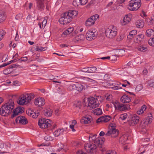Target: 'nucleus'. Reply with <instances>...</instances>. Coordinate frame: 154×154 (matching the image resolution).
I'll list each match as a JSON object with an SVG mask.
<instances>
[{"label":"nucleus","mask_w":154,"mask_h":154,"mask_svg":"<svg viewBox=\"0 0 154 154\" xmlns=\"http://www.w3.org/2000/svg\"><path fill=\"white\" fill-rule=\"evenodd\" d=\"M45 0H36L37 7L39 9H42L44 7Z\"/></svg>","instance_id":"27"},{"label":"nucleus","mask_w":154,"mask_h":154,"mask_svg":"<svg viewBox=\"0 0 154 154\" xmlns=\"http://www.w3.org/2000/svg\"><path fill=\"white\" fill-rule=\"evenodd\" d=\"M137 33V31L136 30H133L130 32L129 34L127 36L128 38H131L136 35Z\"/></svg>","instance_id":"36"},{"label":"nucleus","mask_w":154,"mask_h":154,"mask_svg":"<svg viewBox=\"0 0 154 154\" xmlns=\"http://www.w3.org/2000/svg\"><path fill=\"white\" fill-rule=\"evenodd\" d=\"M47 49L46 47H43L42 46H37L36 47L35 50L38 51H43L46 50Z\"/></svg>","instance_id":"40"},{"label":"nucleus","mask_w":154,"mask_h":154,"mask_svg":"<svg viewBox=\"0 0 154 154\" xmlns=\"http://www.w3.org/2000/svg\"><path fill=\"white\" fill-rule=\"evenodd\" d=\"M34 104L37 106L42 107L45 104V100L42 97H39L34 100Z\"/></svg>","instance_id":"11"},{"label":"nucleus","mask_w":154,"mask_h":154,"mask_svg":"<svg viewBox=\"0 0 154 154\" xmlns=\"http://www.w3.org/2000/svg\"><path fill=\"white\" fill-rule=\"evenodd\" d=\"M105 154H117V153L115 151L109 150L107 151Z\"/></svg>","instance_id":"58"},{"label":"nucleus","mask_w":154,"mask_h":154,"mask_svg":"<svg viewBox=\"0 0 154 154\" xmlns=\"http://www.w3.org/2000/svg\"><path fill=\"white\" fill-rule=\"evenodd\" d=\"M52 122L49 119L42 118L39 120L38 124L39 127L42 129L47 128L51 126Z\"/></svg>","instance_id":"7"},{"label":"nucleus","mask_w":154,"mask_h":154,"mask_svg":"<svg viewBox=\"0 0 154 154\" xmlns=\"http://www.w3.org/2000/svg\"><path fill=\"white\" fill-rule=\"evenodd\" d=\"M78 12L76 11L70 10L64 13L63 17H61L59 20L60 23L65 25L70 22L73 18L77 17Z\"/></svg>","instance_id":"1"},{"label":"nucleus","mask_w":154,"mask_h":154,"mask_svg":"<svg viewBox=\"0 0 154 154\" xmlns=\"http://www.w3.org/2000/svg\"><path fill=\"white\" fill-rule=\"evenodd\" d=\"M73 5L75 7H78L80 6L81 5L80 0H74L73 2Z\"/></svg>","instance_id":"46"},{"label":"nucleus","mask_w":154,"mask_h":154,"mask_svg":"<svg viewBox=\"0 0 154 154\" xmlns=\"http://www.w3.org/2000/svg\"><path fill=\"white\" fill-rule=\"evenodd\" d=\"M92 121V117L89 115L83 116L80 120V123L82 124H88Z\"/></svg>","instance_id":"12"},{"label":"nucleus","mask_w":154,"mask_h":154,"mask_svg":"<svg viewBox=\"0 0 154 154\" xmlns=\"http://www.w3.org/2000/svg\"><path fill=\"white\" fill-rule=\"evenodd\" d=\"M144 22L142 20H138L135 23V25L137 27L142 28L144 26Z\"/></svg>","instance_id":"25"},{"label":"nucleus","mask_w":154,"mask_h":154,"mask_svg":"<svg viewBox=\"0 0 154 154\" xmlns=\"http://www.w3.org/2000/svg\"><path fill=\"white\" fill-rule=\"evenodd\" d=\"M44 139L47 141H51L53 140V137L50 135H47L45 137Z\"/></svg>","instance_id":"49"},{"label":"nucleus","mask_w":154,"mask_h":154,"mask_svg":"<svg viewBox=\"0 0 154 154\" xmlns=\"http://www.w3.org/2000/svg\"><path fill=\"white\" fill-rule=\"evenodd\" d=\"M14 60H12L10 61V63H4L3 64L0 66V68H1V67H2L8 65V64H9L11 62H14Z\"/></svg>","instance_id":"64"},{"label":"nucleus","mask_w":154,"mask_h":154,"mask_svg":"<svg viewBox=\"0 0 154 154\" xmlns=\"http://www.w3.org/2000/svg\"><path fill=\"white\" fill-rule=\"evenodd\" d=\"M33 111L31 109H27L26 111V113L27 115L29 116H31L32 115V113L33 112Z\"/></svg>","instance_id":"52"},{"label":"nucleus","mask_w":154,"mask_h":154,"mask_svg":"<svg viewBox=\"0 0 154 154\" xmlns=\"http://www.w3.org/2000/svg\"><path fill=\"white\" fill-rule=\"evenodd\" d=\"M6 15L5 13L3 12L0 14V23L3 22L5 20Z\"/></svg>","instance_id":"37"},{"label":"nucleus","mask_w":154,"mask_h":154,"mask_svg":"<svg viewBox=\"0 0 154 154\" xmlns=\"http://www.w3.org/2000/svg\"><path fill=\"white\" fill-rule=\"evenodd\" d=\"M147 36L150 37L152 36H154V30L151 29H147L146 32Z\"/></svg>","instance_id":"35"},{"label":"nucleus","mask_w":154,"mask_h":154,"mask_svg":"<svg viewBox=\"0 0 154 154\" xmlns=\"http://www.w3.org/2000/svg\"><path fill=\"white\" fill-rule=\"evenodd\" d=\"M67 90L69 91H71L75 90V84H70L68 85Z\"/></svg>","instance_id":"45"},{"label":"nucleus","mask_w":154,"mask_h":154,"mask_svg":"<svg viewBox=\"0 0 154 154\" xmlns=\"http://www.w3.org/2000/svg\"><path fill=\"white\" fill-rule=\"evenodd\" d=\"M14 101L11 100L3 105L7 109H8V111H9L10 113H11L14 107Z\"/></svg>","instance_id":"14"},{"label":"nucleus","mask_w":154,"mask_h":154,"mask_svg":"<svg viewBox=\"0 0 154 154\" xmlns=\"http://www.w3.org/2000/svg\"><path fill=\"white\" fill-rule=\"evenodd\" d=\"M76 154H87V153L85 152L82 150L79 149L77 151Z\"/></svg>","instance_id":"63"},{"label":"nucleus","mask_w":154,"mask_h":154,"mask_svg":"<svg viewBox=\"0 0 154 154\" xmlns=\"http://www.w3.org/2000/svg\"><path fill=\"white\" fill-rule=\"evenodd\" d=\"M75 90L78 91H81L84 89L83 86L80 84L76 83L75 84Z\"/></svg>","instance_id":"33"},{"label":"nucleus","mask_w":154,"mask_h":154,"mask_svg":"<svg viewBox=\"0 0 154 154\" xmlns=\"http://www.w3.org/2000/svg\"><path fill=\"white\" fill-rule=\"evenodd\" d=\"M9 67H10V68H12L13 69L14 68L17 67L19 68H21V66L20 65H19L18 64L16 63L10 65V66H9Z\"/></svg>","instance_id":"55"},{"label":"nucleus","mask_w":154,"mask_h":154,"mask_svg":"<svg viewBox=\"0 0 154 154\" xmlns=\"http://www.w3.org/2000/svg\"><path fill=\"white\" fill-rule=\"evenodd\" d=\"M93 113L94 114L97 115H100L102 114V110L100 108L96 109L93 111Z\"/></svg>","instance_id":"39"},{"label":"nucleus","mask_w":154,"mask_h":154,"mask_svg":"<svg viewBox=\"0 0 154 154\" xmlns=\"http://www.w3.org/2000/svg\"><path fill=\"white\" fill-rule=\"evenodd\" d=\"M129 4V10L132 11H136L140 7L141 2L140 0H131Z\"/></svg>","instance_id":"5"},{"label":"nucleus","mask_w":154,"mask_h":154,"mask_svg":"<svg viewBox=\"0 0 154 154\" xmlns=\"http://www.w3.org/2000/svg\"><path fill=\"white\" fill-rule=\"evenodd\" d=\"M5 34V32L3 30H0V41L3 38V35Z\"/></svg>","instance_id":"56"},{"label":"nucleus","mask_w":154,"mask_h":154,"mask_svg":"<svg viewBox=\"0 0 154 154\" xmlns=\"http://www.w3.org/2000/svg\"><path fill=\"white\" fill-rule=\"evenodd\" d=\"M39 115V113H36L33 111L32 113V115H31L30 116H32V117L34 118H36Z\"/></svg>","instance_id":"54"},{"label":"nucleus","mask_w":154,"mask_h":154,"mask_svg":"<svg viewBox=\"0 0 154 154\" xmlns=\"http://www.w3.org/2000/svg\"><path fill=\"white\" fill-rule=\"evenodd\" d=\"M135 46L134 47V48L137 49L138 51L143 52H144L146 51L147 49L146 48L143 47L142 45H138L137 46H136L137 45Z\"/></svg>","instance_id":"32"},{"label":"nucleus","mask_w":154,"mask_h":154,"mask_svg":"<svg viewBox=\"0 0 154 154\" xmlns=\"http://www.w3.org/2000/svg\"><path fill=\"white\" fill-rule=\"evenodd\" d=\"M13 85L18 86L21 85V83L17 81H14L12 84Z\"/></svg>","instance_id":"57"},{"label":"nucleus","mask_w":154,"mask_h":154,"mask_svg":"<svg viewBox=\"0 0 154 154\" xmlns=\"http://www.w3.org/2000/svg\"><path fill=\"white\" fill-rule=\"evenodd\" d=\"M124 37L125 36L124 35H119L117 37V40L118 41H122L124 39Z\"/></svg>","instance_id":"60"},{"label":"nucleus","mask_w":154,"mask_h":154,"mask_svg":"<svg viewBox=\"0 0 154 154\" xmlns=\"http://www.w3.org/2000/svg\"><path fill=\"white\" fill-rule=\"evenodd\" d=\"M91 78H89L88 77H84V79L86 80V81L88 82V83H95L96 82V81L94 80V79H94L93 77H91Z\"/></svg>","instance_id":"44"},{"label":"nucleus","mask_w":154,"mask_h":154,"mask_svg":"<svg viewBox=\"0 0 154 154\" xmlns=\"http://www.w3.org/2000/svg\"><path fill=\"white\" fill-rule=\"evenodd\" d=\"M128 139V135L125 134L122 136L120 138L119 142L122 144H124L127 141Z\"/></svg>","instance_id":"24"},{"label":"nucleus","mask_w":154,"mask_h":154,"mask_svg":"<svg viewBox=\"0 0 154 154\" xmlns=\"http://www.w3.org/2000/svg\"><path fill=\"white\" fill-rule=\"evenodd\" d=\"M34 97L33 94L25 93L19 97L17 103L22 106L26 105L29 104Z\"/></svg>","instance_id":"2"},{"label":"nucleus","mask_w":154,"mask_h":154,"mask_svg":"<svg viewBox=\"0 0 154 154\" xmlns=\"http://www.w3.org/2000/svg\"><path fill=\"white\" fill-rule=\"evenodd\" d=\"M81 5H85L88 2V0H80Z\"/></svg>","instance_id":"62"},{"label":"nucleus","mask_w":154,"mask_h":154,"mask_svg":"<svg viewBox=\"0 0 154 154\" xmlns=\"http://www.w3.org/2000/svg\"><path fill=\"white\" fill-rule=\"evenodd\" d=\"M144 35L142 34H140L137 35L134 39V43L133 44L136 45L138 43L142 41L144 38Z\"/></svg>","instance_id":"19"},{"label":"nucleus","mask_w":154,"mask_h":154,"mask_svg":"<svg viewBox=\"0 0 154 154\" xmlns=\"http://www.w3.org/2000/svg\"><path fill=\"white\" fill-rule=\"evenodd\" d=\"M132 97L126 94L122 96L120 100L121 102L124 103H128L131 101Z\"/></svg>","instance_id":"20"},{"label":"nucleus","mask_w":154,"mask_h":154,"mask_svg":"<svg viewBox=\"0 0 154 154\" xmlns=\"http://www.w3.org/2000/svg\"><path fill=\"white\" fill-rule=\"evenodd\" d=\"M146 106L145 105H143L140 108V110L138 111L137 112V113L138 115L142 114L143 113L144 111H145L146 109Z\"/></svg>","instance_id":"38"},{"label":"nucleus","mask_w":154,"mask_h":154,"mask_svg":"<svg viewBox=\"0 0 154 154\" xmlns=\"http://www.w3.org/2000/svg\"><path fill=\"white\" fill-rule=\"evenodd\" d=\"M131 15L128 14L125 15L123 18L120 21V24L122 26H124L128 24L131 20Z\"/></svg>","instance_id":"13"},{"label":"nucleus","mask_w":154,"mask_h":154,"mask_svg":"<svg viewBox=\"0 0 154 154\" xmlns=\"http://www.w3.org/2000/svg\"><path fill=\"white\" fill-rule=\"evenodd\" d=\"M64 130L63 129L59 128L56 130L54 132V134L55 137H58L62 134Z\"/></svg>","instance_id":"30"},{"label":"nucleus","mask_w":154,"mask_h":154,"mask_svg":"<svg viewBox=\"0 0 154 154\" xmlns=\"http://www.w3.org/2000/svg\"><path fill=\"white\" fill-rule=\"evenodd\" d=\"M15 121L17 123H19L23 125H25L27 123L28 121L26 118L24 116H20L17 117Z\"/></svg>","instance_id":"17"},{"label":"nucleus","mask_w":154,"mask_h":154,"mask_svg":"<svg viewBox=\"0 0 154 154\" xmlns=\"http://www.w3.org/2000/svg\"><path fill=\"white\" fill-rule=\"evenodd\" d=\"M152 114L151 113L148 114L145 122L144 123L146 125H147L148 123H151L152 122Z\"/></svg>","instance_id":"34"},{"label":"nucleus","mask_w":154,"mask_h":154,"mask_svg":"<svg viewBox=\"0 0 154 154\" xmlns=\"http://www.w3.org/2000/svg\"><path fill=\"white\" fill-rule=\"evenodd\" d=\"M11 113L3 105H2L0 109V114L2 116H8Z\"/></svg>","instance_id":"21"},{"label":"nucleus","mask_w":154,"mask_h":154,"mask_svg":"<svg viewBox=\"0 0 154 154\" xmlns=\"http://www.w3.org/2000/svg\"><path fill=\"white\" fill-rule=\"evenodd\" d=\"M97 70V68L95 67H88V73L94 72Z\"/></svg>","instance_id":"42"},{"label":"nucleus","mask_w":154,"mask_h":154,"mask_svg":"<svg viewBox=\"0 0 154 154\" xmlns=\"http://www.w3.org/2000/svg\"><path fill=\"white\" fill-rule=\"evenodd\" d=\"M12 69V68H11L9 66L8 68L6 69L3 70V73L5 75L9 74L13 71Z\"/></svg>","instance_id":"41"},{"label":"nucleus","mask_w":154,"mask_h":154,"mask_svg":"<svg viewBox=\"0 0 154 154\" xmlns=\"http://www.w3.org/2000/svg\"><path fill=\"white\" fill-rule=\"evenodd\" d=\"M103 98L100 96H98L96 98L92 97H89L88 98V107L94 109L98 107L100 103L103 101Z\"/></svg>","instance_id":"3"},{"label":"nucleus","mask_w":154,"mask_h":154,"mask_svg":"<svg viewBox=\"0 0 154 154\" xmlns=\"http://www.w3.org/2000/svg\"><path fill=\"white\" fill-rule=\"evenodd\" d=\"M106 99L108 101H110L112 99V96L111 94H106Z\"/></svg>","instance_id":"61"},{"label":"nucleus","mask_w":154,"mask_h":154,"mask_svg":"<svg viewBox=\"0 0 154 154\" xmlns=\"http://www.w3.org/2000/svg\"><path fill=\"white\" fill-rule=\"evenodd\" d=\"M128 116L127 114L125 113L120 115L119 118V121H123L125 120Z\"/></svg>","instance_id":"43"},{"label":"nucleus","mask_w":154,"mask_h":154,"mask_svg":"<svg viewBox=\"0 0 154 154\" xmlns=\"http://www.w3.org/2000/svg\"><path fill=\"white\" fill-rule=\"evenodd\" d=\"M139 120V117L136 115H135L132 117L129 122V124L131 125L134 126L138 122Z\"/></svg>","instance_id":"22"},{"label":"nucleus","mask_w":154,"mask_h":154,"mask_svg":"<svg viewBox=\"0 0 154 154\" xmlns=\"http://www.w3.org/2000/svg\"><path fill=\"white\" fill-rule=\"evenodd\" d=\"M99 17V16L97 14H96L94 15L91 16L86 21L85 25L86 26H89L93 25L95 21Z\"/></svg>","instance_id":"10"},{"label":"nucleus","mask_w":154,"mask_h":154,"mask_svg":"<svg viewBox=\"0 0 154 154\" xmlns=\"http://www.w3.org/2000/svg\"><path fill=\"white\" fill-rule=\"evenodd\" d=\"M112 117L109 116H105L100 117L96 121L97 123H99L101 122H106L109 121Z\"/></svg>","instance_id":"15"},{"label":"nucleus","mask_w":154,"mask_h":154,"mask_svg":"<svg viewBox=\"0 0 154 154\" xmlns=\"http://www.w3.org/2000/svg\"><path fill=\"white\" fill-rule=\"evenodd\" d=\"M85 39V37L84 35H79L74 38V40L75 41H84Z\"/></svg>","instance_id":"28"},{"label":"nucleus","mask_w":154,"mask_h":154,"mask_svg":"<svg viewBox=\"0 0 154 154\" xmlns=\"http://www.w3.org/2000/svg\"><path fill=\"white\" fill-rule=\"evenodd\" d=\"M105 140V139L103 137H98L96 140V141H94V143L96 146L101 147L104 143Z\"/></svg>","instance_id":"18"},{"label":"nucleus","mask_w":154,"mask_h":154,"mask_svg":"<svg viewBox=\"0 0 154 154\" xmlns=\"http://www.w3.org/2000/svg\"><path fill=\"white\" fill-rule=\"evenodd\" d=\"M90 152H92L95 151L96 149V146L94 144L90 143Z\"/></svg>","instance_id":"47"},{"label":"nucleus","mask_w":154,"mask_h":154,"mask_svg":"<svg viewBox=\"0 0 154 154\" xmlns=\"http://www.w3.org/2000/svg\"><path fill=\"white\" fill-rule=\"evenodd\" d=\"M119 134V131L116 129V126L111 125L109 127V129L106 134L105 135L115 138L118 136Z\"/></svg>","instance_id":"8"},{"label":"nucleus","mask_w":154,"mask_h":154,"mask_svg":"<svg viewBox=\"0 0 154 154\" xmlns=\"http://www.w3.org/2000/svg\"><path fill=\"white\" fill-rule=\"evenodd\" d=\"M24 111L23 108L21 106L17 107L11 115L12 118H13L18 114L23 113Z\"/></svg>","instance_id":"16"},{"label":"nucleus","mask_w":154,"mask_h":154,"mask_svg":"<svg viewBox=\"0 0 154 154\" xmlns=\"http://www.w3.org/2000/svg\"><path fill=\"white\" fill-rule=\"evenodd\" d=\"M98 35L97 30L94 28L89 29L86 34V39L88 41H92Z\"/></svg>","instance_id":"6"},{"label":"nucleus","mask_w":154,"mask_h":154,"mask_svg":"<svg viewBox=\"0 0 154 154\" xmlns=\"http://www.w3.org/2000/svg\"><path fill=\"white\" fill-rule=\"evenodd\" d=\"M148 43L150 46H154V38H150L149 39Z\"/></svg>","instance_id":"50"},{"label":"nucleus","mask_w":154,"mask_h":154,"mask_svg":"<svg viewBox=\"0 0 154 154\" xmlns=\"http://www.w3.org/2000/svg\"><path fill=\"white\" fill-rule=\"evenodd\" d=\"M98 137H97V135L96 134H90L89 137V141L90 142L94 143V141H96V140Z\"/></svg>","instance_id":"29"},{"label":"nucleus","mask_w":154,"mask_h":154,"mask_svg":"<svg viewBox=\"0 0 154 154\" xmlns=\"http://www.w3.org/2000/svg\"><path fill=\"white\" fill-rule=\"evenodd\" d=\"M84 148L88 152H90V143H86L84 146Z\"/></svg>","instance_id":"48"},{"label":"nucleus","mask_w":154,"mask_h":154,"mask_svg":"<svg viewBox=\"0 0 154 154\" xmlns=\"http://www.w3.org/2000/svg\"><path fill=\"white\" fill-rule=\"evenodd\" d=\"M53 113L52 110L50 108L46 109L44 111V114L47 117H49L51 116Z\"/></svg>","instance_id":"26"},{"label":"nucleus","mask_w":154,"mask_h":154,"mask_svg":"<svg viewBox=\"0 0 154 154\" xmlns=\"http://www.w3.org/2000/svg\"><path fill=\"white\" fill-rule=\"evenodd\" d=\"M117 31L116 27L114 25H111L105 29L106 36L108 38H113L117 35Z\"/></svg>","instance_id":"4"},{"label":"nucleus","mask_w":154,"mask_h":154,"mask_svg":"<svg viewBox=\"0 0 154 154\" xmlns=\"http://www.w3.org/2000/svg\"><path fill=\"white\" fill-rule=\"evenodd\" d=\"M74 30V28L73 27H69L67 29L64 31L62 35V37H64L66 35L71 33L73 32Z\"/></svg>","instance_id":"23"},{"label":"nucleus","mask_w":154,"mask_h":154,"mask_svg":"<svg viewBox=\"0 0 154 154\" xmlns=\"http://www.w3.org/2000/svg\"><path fill=\"white\" fill-rule=\"evenodd\" d=\"M28 58L26 57H21L20 59L18 60L20 62H21L22 61L25 62L27 60Z\"/></svg>","instance_id":"53"},{"label":"nucleus","mask_w":154,"mask_h":154,"mask_svg":"<svg viewBox=\"0 0 154 154\" xmlns=\"http://www.w3.org/2000/svg\"><path fill=\"white\" fill-rule=\"evenodd\" d=\"M143 88L142 85L141 84L137 85L136 88V90L137 91H139L141 90Z\"/></svg>","instance_id":"51"},{"label":"nucleus","mask_w":154,"mask_h":154,"mask_svg":"<svg viewBox=\"0 0 154 154\" xmlns=\"http://www.w3.org/2000/svg\"><path fill=\"white\" fill-rule=\"evenodd\" d=\"M111 89L114 90H120L122 89L121 87L118 86L117 85L111 87Z\"/></svg>","instance_id":"59"},{"label":"nucleus","mask_w":154,"mask_h":154,"mask_svg":"<svg viewBox=\"0 0 154 154\" xmlns=\"http://www.w3.org/2000/svg\"><path fill=\"white\" fill-rule=\"evenodd\" d=\"M47 19H48V17H45L44 20L42 21V23H38V25L40 28H44L45 27L47 23Z\"/></svg>","instance_id":"31"},{"label":"nucleus","mask_w":154,"mask_h":154,"mask_svg":"<svg viewBox=\"0 0 154 154\" xmlns=\"http://www.w3.org/2000/svg\"><path fill=\"white\" fill-rule=\"evenodd\" d=\"M113 103L115 109H118L120 111H125L130 109V106L129 105H124L120 104L117 101H115Z\"/></svg>","instance_id":"9"}]
</instances>
